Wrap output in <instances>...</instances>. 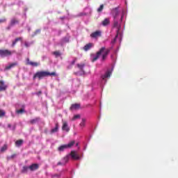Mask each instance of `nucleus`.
Segmentation results:
<instances>
[{"instance_id": "1", "label": "nucleus", "mask_w": 178, "mask_h": 178, "mask_svg": "<svg viewBox=\"0 0 178 178\" xmlns=\"http://www.w3.org/2000/svg\"><path fill=\"white\" fill-rule=\"evenodd\" d=\"M110 53L109 49H106V47H102L99 51H97L96 56H93V58L92 60V63H95V61H97L98 58H99L100 56L102 54V60L104 61L106 58V57L108 56Z\"/></svg>"}, {"instance_id": "2", "label": "nucleus", "mask_w": 178, "mask_h": 178, "mask_svg": "<svg viewBox=\"0 0 178 178\" xmlns=\"http://www.w3.org/2000/svg\"><path fill=\"white\" fill-rule=\"evenodd\" d=\"M46 76H57V75L56 72H49L48 71H40L36 72L33 75V79H36V78H38V79H42Z\"/></svg>"}, {"instance_id": "3", "label": "nucleus", "mask_w": 178, "mask_h": 178, "mask_svg": "<svg viewBox=\"0 0 178 178\" xmlns=\"http://www.w3.org/2000/svg\"><path fill=\"white\" fill-rule=\"evenodd\" d=\"M13 55V51L10 50L5 49V50H0V56L1 57H10Z\"/></svg>"}, {"instance_id": "4", "label": "nucleus", "mask_w": 178, "mask_h": 178, "mask_svg": "<svg viewBox=\"0 0 178 178\" xmlns=\"http://www.w3.org/2000/svg\"><path fill=\"white\" fill-rule=\"evenodd\" d=\"M101 36H102L101 31H96L95 32H93L90 35V37L95 39H97V38H100Z\"/></svg>"}, {"instance_id": "5", "label": "nucleus", "mask_w": 178, "mask_h": 178, "mask_svg": "<svg viewBox=\"0 0 178 178\" xmlns=\"http://www.w3.org/2000/svg\"><path fill=\"white\" fill-rule=\"evenodd\" d=\"M18 65L17 61L15 63H11L7 67H5L6 71H8L9 70H11L12 68H15V67H17Z\"/></svg>"}, {"instance_id": "6", "label": "nucleus", "mask_w": 178, "mask_h": 178, "mask_svg": "<svg viewBox=\"0 0 178 178\" xmlns=\"http://www.w3.org/2000/svg\"><path fill=\"white\" fill-rule=\"evenodd\" d=\"M112 14L114 17V22L118 19V16L119 15V10L118 8H113L112 10Z\"/></svg>"}, {"instance_id": "7", "label": "nucleus", "mask_w": 178, "mask_h": 178, "mask_svg": "<svg viewBox=\"0 0 178 178\" xmlns=\"http://www.w3.org/2000/svg\"><path fill=\"white\" fill-rule=\"evenodd\" d=\"M7 85H6L4 81H0V92H3L7 90Z\"/></svg>"}, {"instance_id": "8", "label": "nucleus", "mask_w": 178, "mask_h": 178, "mask_svg": "<svg viewBox=\"0 0 178 178\" xmlns=\"http://www.w3.org/2000/svg\"><path fill=\"white\" fill-rule=\"evenodd\" d=\"M26 65H31L32 67H38V65H40V63H33V61H30V58H26Z\"/></svg>"}, {"instance_id": "9", "label": "nucleus", "mask_w": 178, "mask_h": 178, "mask_svg": "<svg viewBox=\"0 0 178 178\" xmlns=\"http://www.w3.org/2000/svg\"><path fill=\"white\" fill-rule=\"evenodd\" d=\"M113 26H114V28L117 29V32H120V29H121V25H120V24H119L118 19H116L114 21Z\"/></svg>"}, {"instance_id": "10", "label": "nucleus", "mask_w": 178, "mask_h": 178, "mask_svg": "<svg viewBox=\"0 0 178 178\" xmlns=\"http://www.w3.org/2000/svg\"><path fill=\"white\" fill-rule=\"evenodd\" d=\"M92 47H94V43H88L87 44H86V46H84L83 50L85 51H88V50H90V49H92Z\"/></svg>"}, {"instance_id": "11", "label": "nucleus", "mask_w": 178, "mask_h": 178, "mask_svg": "<svg viewBox=\"0 0 178 178\" xmlns=\"http://www.w3.org/2000/svg\"><path fill=\"white\" fill-rule=\"evenodd\" d=\"M30 170H37L39 168V164L38 163H32L29 166Z\"/></svg>"}, {"instance_id": "12", "label": "nucleus", "mask_w": 178, "mask_h": 178, "mask_svg": "<svg viewBox=\"0 0 178 178\" xmlns=\"http://www.w3.org/2000/svg\"><path fill=\"white\" fill-rule=\"evenodd\" d=\"M70 42V38H63L60 42V44L61 46H63L65 43H69Z\"/></svg>"}, {"instance_id": "13", "label": "nucleus", "mask_w": 178, "mask_h": 178, "mask_svg": "<svg viewBox=\"0 0 178 178\" xmlns=\"http://www.w3.org/2000/svg\"><path fill=\"white\" fill-rule=\"evenodd\" d=\"M63 130H65V131H70V128L68 127L67 122L66 121L63 122V127H62Z\"/></svg>"}, {"instance_id": "14", "label": "nucleus", "mask_w": 178, "mask_h": 178, "mask_svg": "<svg viewBox=\"0 0 178 178\" xmlns=\"http://www.w3.org/2000/svg\"><path fill=\"white\" fill-rule=\"evenodd\" d=\"M71 156L73 159H79L80 156L76 151H71Z\"/></svg>"}, {"instance_id": "15", "label": "nucleus", "mask_w": 178, "mask_h": 178, "mask_svg": "<svg viewBox=\"0 0 178 178\" xmlns=\"http://www.w3.org/2000/svg\"><path fill=\"white\" fill-rule=\"evenodd\" d=\"M17 24H19V19H17V18H12V19H10V25H11V26H14Z\"/></svg>"}, {"instance_id": "16", "label": "nucleus", "mask_w": 178, "mask_h": 178, "mask_svg": "<svg viewBox=\"0 0 178 178\" xmlns=\"http://www.w3.org/2000/svg\"><path fill=\"white\" fill-rule=\"evenodd\" d=\"M103 26H107L108 25H110L111 24V21L109 18H105V19H104V21H102V22Z\"/></svg>"}, {"instance_id": "17", "label": "nucleus", "mask_w": 178, "mask_h": 178, "mask_svg": "<svg viewBox=\"0 0 178 178\" xmlns=\"http://www.w3.org/2000/svg\"><path fill=\"white\" fill-rule=\"evenodd\" d=\"M23 38H16V39H15V40H13V43H12V47H15V46L17 44V43L18 42L22 41Z\"/></svg>"}, {"instance_id": "18", "label": "nucleus", "mask_w": 178, "mask_h": 178, "mask_svg": "<svg viewBox=\"0 0 178 178\" xmlns=\"http://www.w3.org/2000/svg\"><path fill=\"white\" fill-rule=\"evenodd\" d=\"M81 107V104H72L71 107L70 108V110H79Z\"/></svg>"}, {"instance_id": "19", "label": "nucleus", "mask_w": 178, "mask_h": 178, "mask_svg": "<svg viewBox=\"0 0 178 178\" xmlns=\"http://www.w3.org/2000/svg\"><path fill=\"white\" fill-rule=\"evenodd\" d=\"M77 67L79 69L80 71L82 72H84V67H86V64L82 63V64H76Z\"/></svg>"}, {"instance_id": "20", "label": "nucleus", "mask_w": 178, "mask_h": 178, "mask_svg": "<svg viewBox=\"0 0 178 178\" xmlns=\"http://www.w3.org/2000/svg\"><path fill=\"white\" fill-rule=\"evenodd\" d=\"M111 75V71H107V72H106V74L104 75H102V79H106V78H110Z\"/></svg>"}, {"instance_id": "21", "label": "nucleus", "mask_w": 178, "mask_h": 178, "mask_svg": "<svg viewBox=\"0 0 178 178\" xmlns=\"http://www.w3.org/2000/svg\"><path fill=\"white\" fill-rule=\"evenodd\" d=\"M77 61V58H74L71 64H70V65H68V67H67V70H71L73 67V65H74L75 63Z\"/></svg>"}, {"instance_id": "22", "label": "nucleus", "mask_w": 178, "mask_h": 178, "mask_svg": "<svg viewBox=\"0 0 178 178\" xmlns=\"http://www.w3.org/2000/svg\"><path fill=\"white\" fill-rule=\"evenodd\" d=\"M23 143H24V140H22V139H19V140H16L15 145L17 147H21V145H22Z\"/></svg>"}, {"instance_id": "23", "label": "nucleus", "mask_w": 178, "mask_h": 178, "mask_svg": "<svg viewBox=\"0 0 178 178\" xmlns=\"http://www.w3.org/2000/svg\"><path fill=\"white\" fill-rule=\"evenodd\" d=\"M29 169H30L29 166L24 165V166H23L22 169V172L27 173Z\"/></svg>"}, {"instance_id": "24", "label": "nucleus", "mask_w": 178, "mask_h": 178, "mask_svg": "<svg viewBox=\"0 0 178 178\" xmlns=\"http://www.w3.org/2000/svg\"><path fill=\"white\" fill-rule=\"evenodd\" d=\"M66 148H67V145H60V147H58V151H64Z\"/></svg>"}, {"instance_id": "25", "label": "nucleus", "mask_w": 178, "mask_h": 178, "mask_svg": "<svg viewBox=\"0 0 178 178\" xmlns=\"http://www.w3.org/2000/svg\"><path fill=\"white\" fill-rule=\"evenodd\" d=\"M40 119V117H38L37 118H34V120H31V121H29V123H31V124H34V123H37V122H38Z\"/></svg>"}, {"instance_id": "26", "label": "nucleus", "mask_w": 178, "mask_h": 178, "mask_svg": "<svg viewBox=\"0 0 178 178\" xmlns=\"http://www.w3.org/2000/svg\"><path fill=\"white\" fill-rule=\"evenodd\" d=\"M58 129H59L58 124H56L55 128H53V129H51V133H56V131H58Z\"/></svg>"}, {"instance_id": "27", "label": "nucleus", "mask_w": 178, "mask_h": 178, "mask_svg": "<svg viewBox=\"0 0 178 178\" xmlns=\"http://www.w3.org/2000/svg\"><path fill=\"white\" fill-rule=\"evenodd\" d=\"M69 159H70L69 155H67L66 156H64V158L63 159V165H65V163H67V162H68Z\"/></svg>"}, {"instance_id": "28", "label": "nucleus", "mask_w": 178, "mask_h": 178, "mask_svg": "<svg viewBox=\"0 0 178 178\" xmlns=\"http://www.w3.org/2000/svg\"><path fill=\"white\" fill-rule=\"evenodd\" d=\"M86 122V118H82L81 122L80 123L81 127H85Z\"/></svg>"}, {"instance_id": "29", "label": "nucleus", "mask_w": 178, "mask_h": 178, "mask_svg": "<svg viewBox=\"0 0 178 178\" xmlns=\"http://www.w3.org/2000/svg\"><path fill=\"white\" fill-rule=\"evenodd\" d=\"M74 144H75V140H72V142H70V143L67 145V148H70L71 147L74 145Z\"/></svg>"}, {"instance_id": "30", "label": "nucleus", "mask_w": 178, "mask_h": 178, "mask_svg": "<svg viewBox=\"0 0 178 178\" xmlns=\"http://www.w3.org/2000/svg\"><path fill=\"white\" fill-rule=\"evenodd\" d=\"M104 8V4H101L100 7H99V8H97V12L102 13V11H103Z\"/></svg>"}, {"instance_id": "31", "label": "nucleus", "mask_w": 178, "mask_h": 178, "mask_svg": "<svg viewBox=\"0 0 178 178\" xmlns=\"http://www.w3.org/2000/svg\"><path fill=\"white\" fill-rule=\"evenodd\" d=\"M6 149H8V145H3V147H1V152H4V151H6Z\"/></svg>"}, {"instance_id": "32", "label": "nucleus", "mask_w": 178, "mask_h": 178, "mask_svg": "<svg viewBox=\"0 0 178 178\" xmlns=\"http://www.w3.org/2000/svg\"><path fill=\"white\" fill-rule=\"evenodd\" d=\"M53 54L56 56V57H60L61 56L60 51H54Z\"/></svg>"}, {"instance_id": "33", "label": "nucleus", "mask_w": 178, "mask_h": 178, "mask_svg": "<svg viewBox=\"0 0 178 178\" xmlns=\"http://www.w3.org/2000/svg\"><path fill=\"white\" fill-rule=\"evenodd\" d=\"M6 111L4 110H0V118H3V116H5L6 115Z\"/></svg>"}, {"instance_id": "34", "label": "nucleus", "mask_w": 178, "mask_h": 178, "mask_svg": "<svg viewBox=\"0 0 178 178\" xmlns=\"http://www.w3.org/2000/svg\"><path fill=\"white\" fill-rule=\"evenodd\" d=\"M52 178H55V177H60V173H54V175H51Z\"/></svg>"}, {"instance_id": "35", "label": "nucleus", "mask_w": 178, "mask_h": 178, "mask_svg": "<svg viewBox=\"0 0 178 178\" xmlns=\"http://www.w3.org/2000/svg\"><path fill=\"white\" fill-rule=\"evenodd\" d=\"M17 113H24V112H26L25 111V110H24V108H21V110H17Z\"/></svg>"}, {"instance_id": "36", "label": "nucleus", "mask_w": 178, "mask_h": 178, "mask_svg": "<svg viewBox=\"0 0 178 178\" xmlns=\"http://www.w3.org/2000/svg\"><path fill=\"white\" fill-rule=\"evenodd\" d=\"M7 19L6 18H3L2 19H0V24H3V22H6Z\"/></svg>"}, {"instance_id": "37", "label": "nucleus", "mask_w": 178, "mask_h": 178, "mask_svg": "<svg viewBox=\"0 0 178 178\" xmlns=\"http://www.w3.org/2000/svg\"><path fill=\"white\" fill-rule=\"evenodd\" d=\"M11 28H12V25H11V21H10V24L8 25V26H7L6 29L8 31H10V29H11Z\"/></svg>"}, {"instance_id": "38", "label": "nucleus", "mask_w": 178, "mask_h": 178, "mask_svg": "<svg viewBox=\"0 0 178 178\" xmlns=\"http://www.w3.org/2000/svg\"><path fill=\"white\" fill-rule=\"evenodd\" d=\"M40 32H41V30H40V29H37V30L35 31V32L34 33V35H38V33H40Z\"/></svg>"}, {"instance_id": "39", "label": "nucleus", "mask_w": 178, "mask_h": 178, "mask_svg": "<svg viewBox=\"0 0 178 178\" xmlns=\"http://www.w3.org/2000/svg\"><path fill=\"white\" fill-rule=\"evenodd\" d=\"M78 118H80V115H79V114L77 115H74L72 118V120H75V119H78Z\"/></svg>"}, {"instance_id": "40", "label": "nucleus", "mask_w": 178, "mask_h": 178, "mask_svg": "<svg viewBox=\"0 0 178 178\" xmlns=\"http://www.w3.org/2000/svg\"><path fill=\"white\" fill-rule=\"evenodd\" d=\"M15 156H17V154H12V155H10V158L13 159V158H15Z\"/></svg>"}, {"instance_id": "41", "label": "nucleus", "mask_w": 178, "mask_h": 178, "mask_svg": "<svg viewBox=\"0 0 178 178\" xmlns=\"http://www.w3.org/2000/svg\"><path fill=\"white\" fill-rule=\"evenodd\" d=\"M63 163H64V162L63 160V162H61V161L58 162L57 165H63Z\"/></svg>"}, {"instance_id": "42", "label": "nucleus", "mask_w": 178, "mask_h": 178, "mask_svg": "<svg viewBox=\"0 0 178 178\" xmlns=\"http://www.w3.org/2000/svg\"><path fill=\"white\" fill-rule=\"evenodd\" d=\"M37 95H38V96H40V95H42V92L41 91L38 92Z\"/></svg>"}, {"instance_id": "43", "label": "nucleus", "mask_w": 178, "mask_h": 178, "mask_svg": "<svg viewBox=\"0 0 178 178\" xmlns=\"http://www.w3.org/2000/svg\"><path fill=\"white\" fill-rule=\"evenodd\" d=\"M25 46H26V47H29V44L27 42H25Z\"/></svg>"}, {"instance_id": "44", "label": "nucleus", "mask_w": 178, "mask_h": 178, "mask_svg": "<svg viewBox=\"0 0 178 178\" xmlns=\"http://www.w3.org/2000/svg\"><path fill=\"white\" fill-rule=\"evenodd\" d=\"M11 126H12L11 124H8V127H11Z\"/></svg>"}, {"instance_id": "45", "label": "nucleus", "mask_w": 178, "mask_h": 178, "mask_svg": "<svg viewBox=\"0 0 178 178\" xmlns=\"http://www.w3.org/2000/svg\"><path fill=\"white\" fill-rule=\"evenodd\" d=\"M122 20V17H121V21Z\"/></svg>"}, {"instance_id": "46", "label": "nucleus", "mask_w": 178, "mask_h": 178, "mask_svg": "<svg viewBox=\"0 0 178 178\" xmlns=\"http://www.w3.org/2000/svg\"><path fill=\"white\" fill-rule=\"evenodd\" d=\"M76 145H78V143H76Z\"/></svg>"}]
</instances>
